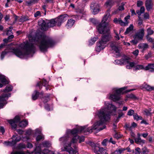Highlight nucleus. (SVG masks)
<instances>
[{"label": "nucleus", "mask_w": 154, "mask_h": 154, "mask_svg": "<svg viewBox=\"0 0 154 154\" xmlns=\"http://www.w3.org/2000/svg\"><path fill=\"white\" fill-rule=\"evenodd\" d=\"M121 137V135L118 133H116L114 135V137L116 139L120 138Z\"/></svg>", "instance_id": "58"}, {"label": "nucleus", "mask_w": 154, "mask_h": 154, "mask_svg": "<svg viewBox=\"0 0 154 154\" xmlns=\"http://www.w3.org/2000/svg\"><path fill=\"white\" fill-rule=\"evenodd\" d=\"M35 154H53V152L48 149H45L42 151L41 147L37 145L36 146L35 149Z\"/></svg>", "instance_id": "12"}, {"label": "nucleus", "mask_w": 154, "mask_h": 154, "mask_svg": "<svg viewBox=\"0 0 154 154\" xmlns=\"http://www.w3.org/2000/svg\"><path fill=\"white\" fill-rule=\"evenodd\" d=\"M138 40L137 38H134V39L131 41V42L133 43V44L135 45L138 42Z\"/></svg>", "instance_id": "48"}, {"label": "nucleus", "mask_w": 154, "mask_h": 154, "mask_svg": "<svg viewBox=\"0 0 154 154\" xmlns=\"http://www.w3.org/2000/svg\"><path fill=\"white\" fill-rule=\"evenodd\" d=\"M95 124V123L91 127L86 128L87 126H84L83 127L80 126L77 128V129H73L72 130L68 129L67 130L66 134V136L65 137H68V140L69 138V135L70 134L74 136V137L72 139L71 142L73 144L76 143L78 141V140L79 139V143H81L82 142L84 141L85 139L84 136L80 137L76 134L82 132H88L89 133L92 132L93 130H97L98 131H99L97 129H94V126Z\"/></svg>", "instance_id": "3"}, {"label": "nucleus", "mask_w": 154, "mask_h": 154, "mask_svg": "<svg viewBox=\"0 0 154 154\" xmlns=\"http://www.w3.org/2000/svg\"><path fill=\"white\" fill-rule=\"evenodd\" d=\"M20 119V117L18 116H16L14 119L9 120L8 121V122L11 125L12 129L17 130V131L19 134H23V131L22 130L20 129H16L17 127V124L19 122Z\"/></svg>", "instance_id": "11"}, {"label": "nucleus", "mask_w": 154, "mask_h": 154, "mask_svg": "<svg viewBox=\"0 0 154 154\" xmlns=\"http://www.w3.org/2000/svg\"><path fill=\"white\" fill-rule=\"evenodd\" d=\"M68 140V137H62L59 139V140L61 143L65 144V150L69 154H79L76 149L75 148V149H73L71 147L73 143L71 142L69 143H67Z\"/></svg>", "instance_id": "7"}, {"label": "nucleus", "mask_w": 154, "mask_h": 154, "mask_svg": "<svg viewBox=\"0 0 154 154\" xmlns=\"http://www.w3.org/2000/svg\"><path fill=\"white\" fill-rule=\"evenodd\" d=\"M140 148L137 147L135 149V154H140Z\"/></svg>", "instance_id": "51"}, {"label": "nucleus", "mask_w": 154, "mask_h": 154, "mask_svg": "<svg viewBox=\"0 0 154 154\" xmlns=\"http://www.w3.org/2000/svg\"><path fill=\"white\" fill-rule=\"evenodd\" d=\"M43 93L42 92H41L40 93H39L37 91L35 90L32 94V98L33 100H35L37 99L39 95H40V98H43Z\"/></svg>", "instance_id": "17"}, {"label": "nucleus", "mask_w": 154, "mask_h": 154, "mask_svg": "<svg viewBox=\"0 0 154 154\" xmlns=\"http://www.w3.org/2000/svg\"><path fill=\"white\" fill-rule=\"evenodd\" d=\"M11 154H25V153L22 151H16L14 153H12Z\"/></svg>", "instance_id": "49"}, {"label": "nucleus", "mask_w": 154, "mask_h": 154, "mask_svg": "<svg viewBox=\"0 0 154 154\" xmlns=\"http://www.w3.org/2000/svg\"><path fill=\"white\" fill-rule=\"evenodd\" d=\"M125 62V59H121L120 60H116L115 61V63L116 64H119L121 65H124Z\"/></svg>", "instance_id": "28"}, {"label": "nucleus", "mask_w": 154, "mask_h": 154, "mask_svg": "<svg viewBox=\"0 0 154 154\" xmlns=\"http://www.w3.org/2000/svg\"><path fill=\"white\" fill-rule=\"evenodd\" d=\"M146 38L148 41L151 42H153L152 39L150 37H149L148 35H147L146 36Z\"/></svg>", "instance_id": "55"}, {"label": "nucleus", "mask_w": 154, "mask_h": 154, "mask_svg": "<svg viewBox=\"0 0 154 154\" xmlns=\"http://www.w3.org/2000/svg\"><path fill=\"white\" fill-rule=\"evenodd\" d=\"M125 150H126V149L124 148L117 149L115 151L114 154H121Z\"/></svg>", "instance_id": "33"}, {"label": "nucleus", "mask_w": 154, "mask_h": 154, "mask_svg": "<svg viewBox=\"0 0 154 154\" xmlns=\"http://www.w3.org/2000/svg\"><path fill=\"white\" fill-rule=\"evenodd\" d=\"M35 131L36 134H40L41 133V131L39 129H36Z\"/></svg>", "instance_id": "63"}, {"label": "nucleus", "mask_w": 154, "mask_h": 154, "mask_svg": "<svg viewBox=\"0 0 154 154\" xmlns=\"http://www.w3.org/2000/svg\"><path fill=\"white\" fill-rule=\"evenodd\" d=\"M126 88L125 87L118 89L117 88H113L112 90L113 94H110L109 98L114 101L119 100L120 99V95L123 93V91Z\"/></svg>", "instance_id": "9"}, {"label": "nucleus", "mask_w": 154, "mask_h": 154, "mask_svg": "<svg viewBox=\"0 0 154 154\" xmlns=\"http://www.w3.org/2000/svg\"><path fill=\"white\" fill-rule=\"evenodd\" d=\"M142 4H143V2L141 1H139L137 2V6H138V7H140V6L142 5Z\"/></svg>", "instance_id": "61"}, {"label": "nucleus", "mask_w": 154, "mask_h": 154, "mask_svg": "<svg viewBox=\"0 0 154 154\" xmlns=\"http://www.w3.org/2000/svg\"><path fill=\"white\" fill-rule=\"evenodd\" d=\"M29 42L26 41L21 44L20 47L23 51L19 49H12L11 51L14 53L17 56L23 58L24 55L33 54L35 51V48L33 44L38 45L42 51H44L48 48L53 47L55 43L51 38L48 36L42 35L38 38L36 37L34 39L29 36Z\"/></svg>", "instance_id": "1"}, {"label": "nucleus", "mask_w": 154, "mask_h": 154, "mask_svg": "<svg viewBox=\"0 0 154 154\" xmlns=\"http://www.w3.org/2000/svg\"><path fill=\"white\" fill-rule=\"evenodd\" d=\"M104 105L105 107L101 109L96 112L95 115V117H98L100 120L95 122L94 128L97 129L99 131L106 128L104 125L105 122L110 119L111 115L114 114L113 112H115L117 109V107L109 103L108 102H105Z\"/></svg>", "instance_id": "2"}, {"label": "nucleus", "mask_w": 154, "mask_h": 154, "mask_svg": "<svg viewBox=\"0 0 154 154\" xmlns=\"http://www.w3.org/2000/svg\"><path fill=\"white\" fill-rule=\"evenodd\" d=\"M144 18L146 19H148L149 17V14L147 13H146L144 14Z\"/></svg>", "instance_id": "64"}, {"label": "nucleus", "mask_w": 154, "mask_h": 154, "mask_svg": "<svg viewBox=\"0 0 154 154\" xmlns=\"http://www.w3.org/2000/svg\"><path fill=\"white\" fill-rule=\"evenodd\" d=\"M91 8L92 9L93 13L94 14H97L100 11V5L97 3H92L91 5Z\"/></svg>", "instance_id": "14"}, {"label": "nucleus", "mask_w": 154, "mask_h": 154, "mask_svg": "<svg viewBox=\"0 0 154 154\" xmlns=\"http://www.w3.org/2000/svg\"><path fill=\"white\" fill-rule=\"evenodd\" d=\"M114 4L113 0H108L105 3V6L107 7H110Z\"/></svg>", "instance_id": "24"}, {"label": "nucleus", "mask_w": 154, "mask_h": 154, "mask_svg": "<svg viewBox=\"0 0 154 154\" xmlns=\"http://www.w3.org/2000/svg\"><path fill=\"white\" fill-rule=\"evenodd\" d=\"M68 18V16L66 14L60 15L58 17L56 18V25L60 26L62 23L66 21Z\"/></svg>", "instance_id": "13"}, {"label": "nucleus", "mask_w": 154, "mask_h": 154, "mask_svg": "<svg viewBox=\"0 0 154 154\" xmlns=\"http://www.w3.org/2000/svg\"><path fill=\"white\" fill-rule=\"evenodd\" d=\"M144 35V29L142 28L136 33L134 37V38H137L138 40L142 39Z\"/></svg>", "instance_id": "15"}, {"label": "nucleus", "mask_w": 154, "mask_h": 154, "mask_svg": "<svg viewBox=\"0 0 154 154\" xmlns=\"http://www.w3.org/2000/svg\"><path fill=\"white\" fill-rule=\"evenodd\" d=\"M133 117L134 119L137 120H142V117L140 116H138L137 113H134L133 115Z\"/></svg>", "instance_id": "35"}, {"label": "nucleus", "mask_w": 154, "mask_h": 154, "mask_svg": "<svg viewBox=\"0 0 154 154\" xmlns=\"http://www.w3.org/2000/svg\"><path fill=\"white\" fill-rule=\"evenodd\" d=\"M43 145L45 147H49L50 146V144L49 142L45 141L42 143Z\"/></svg>", "instance_id": "43"}, {"label": "nucleus", "mask_w": 154, "mask_h": 154, "mask_svg": "<svg viewBox=\"0 0 154 154\" xmlns=\"http://www.w3.org/2000/svg\"><path fill=\"white\" fill-rule=\"evenodd\" d=\"M77 12L78 13H81L82 14H83L85 13L83 9H78L77 10Z\"/></svg>", "instance_id": "50"}, {"label": "nucleus", "mask_w": 154, "mask_h": 154, "mask_svg": "<svg viewBox=\"0 0 154 154\" xmlns=\"http://www.w3.org/2000/svg\"><path fill=\"white\" fill-rule=\"evenodd\" d=\"M138 48L141 49L142 52H143L144 50L148 48L149 45L147 43H141L138 45Z\"/></svg>", "instance_id": "18"}, {"label": "nucleus", "mask_w": 154, "mask_h": 154, "mask_svg": "<svg viewBox=\"0 0 154 154\" xmlns=\"http://www.w3.org/2000/svg\"><path fill=\"white\" fill-rule=\"evenodd\" d=\"M98 38L97 37L93 38L91 39L89 41V44L90 45H92L94 44V42L98 39Z\"/></svg>", "instance_id": "37"}, {"label": "nucleus", "mask_w": 154, "mask_h": 154, "mask_svg": "<svg viewBox=\"0 0 154 154\" xmlns=\"http://www.w3.org/2000/svg\"><path fill=\"white\" fill-rule=\"evenodd\" d=\"M130 16L129 15L125 17L124 18L125 22H123L124 24H122V26H125L128 25L129 23L128 20L130 19Z\"/></svg>", "instance_id": "30"}, {"label": "nucleus", "mask_w": 154, "mask_h": 154, "mask_svg": "<svg viewBox=\"0 0 154 154\" xmlns=\"http://www.w3.org/2000/svg\"><path fill=\"white\" fill-rule=\"evenodd\" d=\"M108 141V139H105L104 140H103V141L102 142V144L103 146H106V143Z\"/></svg>", "instance_id": "47"}, {"label": "nucleus", "mask_w": 154, "mask_h": 154, "mask_svg": "<svg viewBox=\"0 0 154 154\" xmlns=\"http://www.w3.org/2000/svg\"><path fill=\"white\" fill-rule=\"evenodd\" d=\"M147 32L148 33L147 35H151L154 32L150 28H149L147 29Z\"/></svg>", "instance_id": "46"}, {"label": "nucleus", "mask_w": 154, "mask_h": 154, "mask_svg": "<svg viewBox=\"0 0 154 154\" xmlns=\"http://www.w3.org/2000/svg\"><path fill=\"white\" fill-rule=\"evenodd\" d=\"M35 17L38 18L41 16V13L40 11H37L34 14Z\"/></svg>", "instance_id": "41"}, {"label": "nucleus", "mask_w": 154, "mask_h": 154, "mask_svg": "<svg viewBox=\"0 0 154 154\" xmlns=\"http://www.w3.org/2000/svg\"><path fill=\"white\" fill-rule=\"evenodd\" d=\"M21 137L17 135H15L12 136V137L9 140L5 141L4 144L6 146H13L15 145L17 142H19L21 140Z\"/></svg>", "instance_id": "10"}, {"label": "nucleus", "mask_w": 154, "mask_h": 154, "mask_svg": "<svg viewBox=\"0 0 154 154\" xmlns=\"http://www.w3.org/2000/svg\"><path fill=\"white\" fill-rule=\"evenodd\" d=\"M103 151V153L104 152H106V150H105L103 148H100V149L98 151V152L101 153V154H102V152Z\"/></svg>", "instance_id": "57"}, {"label": "nucleus", "mask_w": 154, "mask_h": 154, "mask_svg": "<svg viewBox=\"0 0 154 154\" xmlns=\"http://www.w3.org/2000/svg\"><path fill=\"white\" fill-rule=\"evenodd\" d=\"M42 85H43L44 86H46L48 85V82L45 80L44 79L43 80L42 83L41 82H38L36 85V86H39V88L40 89V86Z\"/></svg>", "instance_id": "26"}, {"label": "nucleus", "mask_w": 154, "mask_h": 154, "mask_svg": "<svg viewBox=\"0 0 154 154\" xmlns=\"http://www.w3.org/2000/svg\"><path fill=\"white\" fill-rule=\"evenodd\" d=\"M38 0H30L29 1L26 2V3L28 5L37 3L38 2Z\"/></svg>", "instance_id": "36"}, {"label": "nucleus", "mask_w": 154, "mask_h": 154, "mask_svg": "<svg viewBox=\"0 0 154 154\" xmlns=\"http://www.w3.org/2000/svg\"><path fill=\"white\" fill-rule=\"evenodd\" d=\"M110 10H108L106 14L103 17L101 23L98 25L97 29L100 33L105 34V33L110 34L109 30L107 28L108 25V22L110 19Z\"/></svg>", "instance_id": "4"}, {"label": "nucleus", "mask_w": 154, "mask_h": 154, "mask_svg": "<svg viewBox=\"0 0 154 154\" xmlns=\"http://www.w3.org/2000/svg\"><path fill=\"white\" fill-rule=\"evenodd\" d=\"M0 82L4 84H8V82L6 79L5 76L0 74Z\"/></svg>", "instance_id": "32"}, {"label": "nucleus", "mask_w": 154, "mask_h": 154, "mask_svg": "<svg viewBox=\"0 0 154 154\" xmlns=\"http://www.w3.org/2000/svg\"><path fill=\"white\" fill-rule=\"evenodd\" d=\"M145 5L147 11H149L153 7V3L152 2L151 0L146 1Z\"/></svg>", "instance_id": "20"}, {"label": "nucleus", "mask_w": 154, "mask_h": 154, "mask_svg": "<svg viewBox=\"0 0 154 154\" xmlns=\"http://www.w3.org/2000/svg\"><path fill=\"white\" fill-rule=\"evenodd\" d=\"M26 146L28 148H31L33 147V145L32 144L28 142Z\"/></svg>", "instance_id": "56"}, {"label": "nucleus", "mask_w": 154, "mask_h": 154, "mask_svg": "<svg viewBox=\"0 0 154 154\" xmlns=\"http://www.w3.org/2000/svg\"><path fill=\"white\" fill-rule=\"evenodd\" d=\"M12 86L11 85H8L3 90V93L0 96V109L2 108L6 103V100L8 98L10 97V94L8 93L12 91Z\"/></svg>", "instance_id": "5"}, {"label": "nucleus", "mask_w": 154, "mask_h": 154, "mask_svg": "<svg viewBox=\"0 0 154 154\" xmlns=\"http://www.w3.org/2000/svg\"><path fill=\"white\" fill-rule=\"evenodd\" d=\"M145 70H149L150 72L154 71V64H149L146 66Z\"/></svg>", "instance_id": "21"}, {"label": "nucleus", "mask_w": 154, "mask_h": 154, "mask_svg": "<svg viewBox=\"0 0 154 154\" xmlns=\"http://www.w3.org/2000/svg\"><path fill=\"white\" fill-rule=\"evenodd\" d=\"M44 139V135L42 134H40L38 135L36 138V140L37 141H38L40 140H43Z\"/></svg>", "instance_id": "38"}, {"label": "nucleus", "mask_w": 154, "mask_h": 154, "mask_svg": "<svg viewBox=\"0 0 154 154\" xmlns=\"http://www.w3.org/2000/svg\"><path fill=\"white\" fill-rule=\"evenodd\" d=\"M145 67L141 65H137L135 66L134 68V70H139L141 69L145 70Z\"/></svg>", "instance_id": "34"}, {"label": "nucleus", "mask_w": 154, "mask_h": 154, "mask_svg": "<svg viewBox=\"0 0 154 154\" xmlns=\"http://www.w3.org/2000/svg\"><path fill=\"white\" fill-rule=\"evenodd\" d=\"M143 87L148 91H151L154 90V87H151L146 84L143 85Z\"/></svg>", "instance_id": "25"}, {"label": "nucleus", "mask_w": 154, "mask_h": 154, "mask_svg": "<svg viewBox=\"0 0 154 154\" xmlns=\"http://www.w3.org/2000/svg\"><path fill=\"white\" fill-rule=\"evenodd\" d=\"M104 35L97 43L96 48V50L97 52H99L103 49L106 46L107 42L109 41L111 38L110 34L105 33Z\"/></svg>", "instance_id": "6"}, {"label": "nucleus", "mask_w": 154, "mask_h": 154, "mask_svg": "<svg viewBox=\"0 0 154 154\" xmlns=\"http://www.w3.org/2000/svg\"><path fill=\"white\" fill-rule=\"evenodd\" d=\"M32 133V131L30 129L27 130L26 132V134L27 135H30Z\"/></svg>", "instance_id": "54"}, {"label": "nucleus", "mask_w": 154, "mask_h": 154, "mask_svg": "<svg viewBox=\"0 0 154 154\" xmlns=\"http://www.w3.org/2000/svg\"><path fill=\"white\" fill-rule=\"evenodd\" d=\"M26 147L25 144L23 143H21L19 144L17 146V148L18 149H21L23 148H25Z\"/></svg>", "instance_id": "39"}, {"label": "nucleus", "mask_w": 154, "mask_h": 154, "mask_svg": "<svg viewBox=\"0 0 154 154\" xmlns=\"http://www.w3.org/2000/svg\"><path fill=\"white\" fill-rule=\"evenodd\" d=\"M28 125V122L26 120H24L20 122L19 124V126L21 128H24Z\"/></svg>", "instance_id": "31"}, {"label": "nucleus", "mask_w": 154, "mask_h": 154, "mask_svg": "<svg viewBox=\"0 0 154 154\" xmlns=\"http://www.w3.org/2000/svg\"><path fill=\"white\" fill-rule=\"evenodd\" d=\"M124 65H126V68L128 69H131L132 67H134L135 63L134 62L130 61V59L129 58H125V62Z\"/></svg>", "instance_id": "16"}, {"label": "nucleus", "mask_w": 154, "mask_h": 154, "mask_svg": "<svg viewBox=\"0 0 154 154\" xmlns=\"http://www.w3.org/2000/svg\"><path fill=\"white\" fill-rule=\"evenodd\" d=\"M8 52L6 51V50H5V51H3L1 55V59L2 60L4 58L5 56L6 55L7 53Z\"/></svg>", "instance_id": "45"}, {"label": "nucleus", "mask_w": 154, "mask_h": 154, "mask_svg": "<svg viewBox=\"0 0 154 154\" xmlns=\"http://www.w3.org/2000/svg\"><path fill=\"white\" fill-rule=\"evenodd\" d=\"M125 5V3H122L119 6L118 9L119 11H122L124 9V6Z\"/></svg>", "instance_id": "40"}, {"label": "nucleus", "mask_w": 154, "mask_h": 154, "mask_svg": "<svg viewBox=\"0 0 154 154\" xmlns=\"http://www.w3.org/2000/svg\"><path fill=\"white\" fill-rule=\"evenodd\" d=\"M54 0H45V3L47 4L49 3H53Z\"/></svg>", "instance_id": "59"}, {"label": "nucleus", "mask_w": 154, "mask_h": 154, "mask_svg": "<svg viewBox=\"0 0 154 154\" xmlns=\"http://www.w3.org/2000/svg\"><path fill=\"white\" fill-rule=\"evenodd\" d=\"M38 24L41 29L45 31L48 27H53L56 25V19H52L46 23L44 20L41 19L38 21Z\"/></svg>", "instance_id": "8"}, {"label": "nucleus", "mask_w": 154, "mask_h": 154, "mask_svg": "<svg viewBox=\"0 0 154 154\" xmlns=\"http://www.w3.org/2000/svg\"><path fill=\"white\" fill-rule=\"evenodd\" d=\"M113 22L116 24H119L121 26H122V24H124L123 21L120 18H115L113 20Z\"/></svg>", "instance_id": "22"}, {"label": "nucleus", "mask_w": 154, "mask_h": 154, "mask_svg": "<svg viewBox=\"0 0 154 154\" xmlns=\"http://www.w3.org/2000/svg\"><path fill=\"white\" fill-rule=\"evenodd\" d=\"M114 31H115V33L116 34V36H115V37L116 38V40H119V35L116 32H115V30H114Z\"/></svg>", "instance_id": "62"}, {"label": "nucleus", "mask_w": 154, "mask_h": 154, "mask_svg": "<svg viewBox=\"0 0 154 154\" xmlns=\"http://www.w3.org/2000/svg\"><path fill=\"white\" fill-rule=\"evenodd\" d=\"M135 142L139 144L143 145L145 143V141L142 140L140 137H137L134 139Z\"/></svg>", "instance_id": "23"}, {"label": "nucleus", "mask_w": 154, "mask_h": 154, "mask_svg": "<svg viewBox=\"0 0 154 154\" xmlns=\"http://www.w3.org/2000/svg\"><path fill=\"white\" fill-rule=\"evenodd\" d=\"M127 97L128 98H135V96L133 94H131L128 95Z\"/></svg>", "instance_id": "53"}, {"label": "nucleus", "mask_w": 154, "mask_h": 154, "mask_svg": "<svg viewBox=\"0 0 154 154\" xmlns=\"http://www.w3.org/2000/svg\"><path fill=\"white\" fill-rule=\"evenodd\" d=\"M116 43L115 42H112L110 43V46L113 50H114L116 53L118 54V55L119 56V50L118 48L115 46Z\"/></svg>", "instance_id": "19"}, {"label": "nucleus", "mask_w": 154, "mask_h": 154, "mask_svg": "<svg viewBox=\"0 0 154 154\" xmlns=\"http://www.w3.org/2000/svg\"><path fill=\"white\" fill-rule=\"evenodd\" d=\"M134 110L131 109L129 110L127 113V115L129 116H131L134 114Z\"/></svg>", "instance_id": "44"}, {"label": "nucleus", "mask_w": 154, "mask_h": 154, "mask_svg": "<svg viewBox=\"0 0 154 154\" xmlns=\"http://www.w3.org/2000/svg\"><path fill=\"white\" fill-rule=\"evenodd\" d=\"M139 50L138 49L135 50L133 52L132 54L135 56H137L138 55L139 53Z\"/></svg>", "instance_id": "52"}, {"label": "nucleus", "mask_w": 154, "mask_h": 154, "mask_svg": "<svg viewBox=\"0 0 154 154\" xmlns=\"http://www.w3.org/2000/svg\"><path fill=\"white\" fill-rule=\"evenodd\" d=\"M23 140L24 141H27L29 139V136H26L25 137H22Z\"/></svg>", "instance_id": "60"}, {"label": "nucleus", "mask_w": 154, "mask_h": 154, "mask_svg": "<svg viewBox=\"0 0 154 154\" xmlns=\"http://www.w3.org/2000/svg\"><path fill=\"white\" fill-rule=\"evenodd\" d=\"M99 149H100V147L98 146H95L93 149L94 151L96 154H101V153L98 152Z\"/></svg>", "instance_id": "42"}, {"label": "nucleus", "mask_w": 154, "mask_h": 154, "mask_svg": "<svg viewBox=\"0 0 154 154\" xmlns=\"http://www.w3.org/2000/svg\"><path fill=\"white\" fill-rule=\"evenodd\" d=\"M134 26L132 24H131L129 27L128 28L125 32V35L131 33L133 30Z\"/></svg>", "instance_id": "27"}, {"label": "nucleus", "mask_w": 154, "mask_h": 154, "mask_svg": "<svg viewBox=\"0 0 154 154\" xmlns=\"http://www.w3.org/2000/svg\"><path fill=\"white\" fill-rule=\"evenodd\" d=\"M74 22L75 21L74 20L70 19L68 20L66 26L68 28H70L73 26Z\"/></svg>", "instance_id": "29"}]
</instances>
